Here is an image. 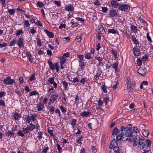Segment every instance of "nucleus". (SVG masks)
Listing matches in <instances>:
<instances>
[{
  "label": "nucleus",
  "mask_w": 153,
  "mask_h": 153,
  "mask_svg": "<svg viewBox=\"0 0 153 153\" xmlns=\"http://www.w3.org/2000/svg\"><path fill=\"white\" fill-rule=\"evenodd\" d=\"M49 110L52 114L53 113L54 111V107L53 106H50L49 108Z\"/></svg>",
  "instance_id": "obj_60"
},
{
  "label": "nucleus",
  "mask_w": 153,
  "mask_h": 153,
  "mask_svg": "<svg viewBox=\"0 0 153 153\" xmlns=\"http://www.w3.org/2000/svg\"><path fill=\"white\" fill-rule=\"evenodd\" d=\"M137 23V25L136 24V25H140L142 24L144 25H145L146 26L148 25L147 22L144 19H141L140 16L138 18Z\"/></svg>",
  "instance_id": "obj_8"
},
{
  "label": "nucleus",
  "mask_w": 153,
  "mask_h": 153,
  "mask_svg": "<svg viewBox=\"0 0 153 153\" xmlns=\"http://www.w3.org/2000/svg\"><path fill=\"white\" fill-rule=\"evenodd\" d=\"M21 117V116L20 114L16 112L13 115V117L14 119L16 120H18Z\"/></svg>",
  "instance_id": "obj_24"
},
{
  "label": "nucleus",
  "mask_w": 153,
  "mask_h": 153,
  "mask_svg": "<svg viewBox=\"0 0 153 153\" xmlns=\"http://www.w3.org/2000/svg\"><path fill=\"white\" fill-rule=\"evenodd\" d=\"M14 82L15 80L11 79L10 76L6 77L3 80V83L6 85H10Z\"/></svg>",
  "instance_id": "obj_5"
},
{
  "label": "nucleus",
  "mask_w": 153,
  "mask_h": 153,
  "mask_svg": "<svg viewBox=\"0 0 153 153\" xmlns=\"http://www.w3.org/2000/svg\"><path fill=\"white\" fill-rule=\"evenodd\" d=\"M151 142L149 139L146 140L144 142L141 140H138L137 138L132 142V146L135 147L137 146L138 150L142 149L145 151L150 149Z\"/></svg>",
  "instance_id": "obj_2"
},
{
  "label": "nucleus",
  "mask_w": 153,
  "mask_h": 153,
  "mask_svg": "<svg viewBox=\"0 0 153 153\" xmlns=\"http://www.w3.org/2000/svg\"><path fill=\"white\" fill-rule=\"evenodd\" d=\"M111 53L113 54L115 58L116 59L117 58V51H116L112 49L111 50Z\"/></svg>",
  "instance_id": "obj_42"
},
{
  "label": "nucleus",
  "mask_w": 153,
  "mask_h": 153,
  "mask_svg": "<svg viewBox=\"0 0 153 153\" xmlns=\"http://www.w3.org/2000/svg\"><path fill=\"white\" fill-rule=\"evenodd\" d=\"M19 48H22L24 46V39L23 38L18 39L16 42Z\"/></svg>",
  "instance_id": "obj_7"
},
{
  "label": "nucleus",
  "mask_w": 153,
  "mask_h": 153,
  "mask_svg": "<svg viewBox=\"0 0 153 153\" xmlns=\"http://www.w3.org/2000/svg\"><path fill=\"white\" fill-rule=\"evenodd\" d=\"M118 85V81L116 82L115 84L112 87L113 90H115V89H116L117 88V85Z\"/></svg>",
  "instance_id": "obj_57"
},
{
  "label": "nucleus",
  "mask_w": 153,
  "mask_h": 153,
  "mask_svg": "<svg viewBox=\"0 0 153 153\" xmlns=\"http://www.w3.org/2000/svg\"><path fill=\"white\" fill-rule=\"evenodd\" d=\"M131 38L134 43L135 45H139V43L138 41L136 39V37L134 35L131 36Z\"/></svg>",
  "instance_id": "obj_28"
},
{
  "label": "nucleus",
  "mask_w": 153,
  "mask_h": 153,
  "mask_svg": "<svg viewBox=\"0 0 153 153\" xmlns=\"http://www.w3.org/2000/svg\"><path fill=\"white\" fill-rule=\"evenodd\" d=\"M91 53L89 52L87 53H86L85 57L86 59H90L91 58Z\"/></svg>",
  "instance_id": "obj_38"
},
{
  "label": "nucleus",
  "mask_w": 153,
  "mask_h": 153,
  "mask_svg": "<svg viewBox=\"0 0 153 153\" xmlns=\"http://www.w3.org/2000/svg\"><path fill=\"white\" fill-rule=\"evenodd\" d=\"M54 77H52L50 78L48 80V82L51 84H52L53 82H54Z\"/></svg>",
  "instance_id": "obj_51"
},
{
  "label": "nucleus",
  "mask_w": 153,
  "mask_h": 153,
  "mask_svg": "<svg viewBox=\"0 0 153 153\" xmlns=\"http://www.w3.org/2000/svg\"><path fill=\"white\" fill-rule=\"evenodd\" d=\"M44 32L47 34L49 38H53L54 37V34L52 32H49L47 30H45Z\"/></svg>",
  "instance_id": "obj_19"
},
{
  "label": "nucleus",
  "mask_w": 153,
  "mask_h": 153,
  "mask_svg": "<svg viewBox=\"0 0 153 153\" xmlns=\"http://www.w3.org/2000/svg\"><path fill=\"white\" fill-rule=\"evenodd\" d=\"M134 54L135 56H138L140 53V51L137 46L135 47L133 49Z\"/></svg>",
  "instance_id": "obj_13"
},
{
  "label": "nucleus",
  "mask_w": 153,
  "mask_h": 153,
  "mask_svg": "<svg viewBox=\"0 0 153 153\" xmlns=\"http://www.w3.org/2000/svg\"><path fill=\"white\" fill-rule=\"evenodd\" d=\"M39 94V93L36 92L35 91H32L30 92L29 94L28 95V97H30L31 96H32L33 95H38Z\"/></svg>",
  "instance_id": "obj_31"
},
{
  "label": "nucleus",
  "mask_w": 153,
  "mask_h": 153,
  "mask_svg": "<svg viewBox=\"0 0 153 153\" xmlns=\"http://www.w3.org/2000/svg\"><path fill=\"white\" fill-rule=\"evenodd\" d=\"M117 15L116 10H111L109 11V15L111 17L116 16Z\"/></svg>",
  "instance_id": "obj_16"
},
{
  "label": "nucleus",
  "mask_w": 153,
  "mask_h": 153,
  "mask_svg": "<svg viewBox=\"0 0 153 153\" xmlns=\"http://www.w3.org/2000/svg\"><path fill=\"white\" fill-rule=\"evenodd\" d=\"M100 27L99 28V30L98 32H100L101 34H103L105 32V29L102 26H100Z\"/></svg>",
  "instance_id": "obj_36"
},
{
  "label": "nucleus",
  "mask_w": 153,
  "mask_h": 153,
  "mask_svg": "<svg viewBox=\"0 0 153 153\" xmlns=\"http://www.w3.org/2000/svg\"><path fill=\"white\" fill-rule=\"evenodd\" d=\"M102 73V71L101 70L98 69L96 72V73L94 77L95 78H94V79H95L96 81H97L100 79L99 77L101 76V75Z\"/></svg>",
  "instance_id": "obj_10"
},
{
  "label": "nucleus",
  "mask_w": 153,
  "mask_h": 153,
  "mask_svg": "<svg viewBox=\"0 0 153 153\" xmlns=\"http://www.w3.org/2000/svg\"><path fill=\"white\" fill-rule=\"evenodd\" d=\"M23 32L22 30H19L17 31H16V36L20 35L21 34L23 33Z\"/></svg>",
  "instance_id": "obj_48"
},
{
  "label": "nucleus",
  "mask_w": 153,
  "mask_h": 153,
  "mask_svg": "<svg viewBox=\"0 0 153 153\" xmlns=\"http://www.w3.org/2000/svg\"><path fill=\"white\" fill-rule=\"evenodd\" d=\"M23 25L25 26L26 27H28L30 25L29 22L28 20H25L23 21Z\"/></svg>",
  "instance_id": "obj_39"
},
{
  "label": "nucleus",
  "mask_w": 153,
  "mask_h": 153,
  "mask_svg": "<svg viewBox=\"0 0 153 153\" xmlns=\"http://www.w3.org/2000/svg\"><path fill=\"white\" fill-rule=\"evenodd\" d=\"M132 130V133H134L133 135V136L136 137V139H137L136 137L137 136V134L139 132V130L137 127H134L133 128V129Z\"/></svg>",
  "instance_id": "obj_15"
},
{
  "label": "nucleus",
  "mask_w": 153,
  "mask_h": 153,
  "mask_svg": "<svg viewBox=\"0 0 153 153\" xmlns=\"http://www.w3.org/2000/svg\"><path fill=\"white\" fill-rule=\"evenodd\" d=\"M48 63L49 65V69L53 71L55 69L56 63L53 64L52 62L49 60H48Z\"/></svg>",
  "instance_id": "obj_12"
},
{
  "label": "nucleus",
  "mask_w": 153,
  "mask_h": 153,
  "mask_svg": "<svg viewBox=\"0 0 153 153\" xmlns=\"http://www.w3.org/2000/svg\"><path fill=\"white\" fill-rule=\"evenodd\" d=\"M126 81L127 83V87H129L132 86H134L135 84L134 83H133L131 81L128 79L127 77L126 78Z\"/></svg>",
  "instance_id": "obj_14"
},
{
  "label": "nucleus",
  "mask_w": 153,
  "mask_h": 153,
  "mask_svg": "<svg viewBox=\"0 0 153 153\" xmlns=\"http://www.w3.org/2000/svg\"><path fill=\"white\" fill-rule=\"evenodd\" d=\"M61 84H62L64 90L66 91L67 90H68V82L65 81H64L61 82Z\"/></svg>",
  "instance_id": "obj_26"
},
{
  "label": "nucleus",
  "mask_w": 153,
  "mask_h": 153,
  "mask_svg": "<svg viewBox=\"0 0 153 153\" xmlns=\"http://www.w3.org/2000/svg\"><path fill=\"white\" fill-rule=\"evenodd\" d=\"M115 153H120L119 148L118 147L112 148Z\"/></svg>",
  "instance_id": "obj_52"
},
{
  "label": "nucleus",
  "mask_w": 153,
  "mask_h": 153,
  "mask_svg": "<svg viewBox=\"0 0 153 153\" xmlns=\"http://www.w3.org/2000/svg\"><path fill=\"white\" fill-rule=\"evenodd\" d=\"M48 133L52 136H54V135L53 134V131H54V130H50L48 129Z\"/></svg>",
  "instance_id": "obj_53"
},
{
  "label": "nucleus",
  "mask_w": 153,
  "mask_h": 153,
  "mask_svg": "<svg viewBox=\"0 0 153 153\" xmlns=\"http://www.w3.org/2000/svg\"><path fill=\"white\" fill-rule=\"evenodd\" d=\"M146 71L145 68H140L138 69L137 72L140 75L144 76L146 73Z\"/></svg>",
  "instance_id": "obj_9"
},
{
  "label": "nucleus",
  "mask_w": 153,
  "mask_h": 153,
  "mask_svg": "<svg viewBox=\"0 0 153 153\" xmlns=\"http://www.w3.org/2000/svg\"><path fill=\"white\" fill-rule=\"evenodd\" d=\"M74 9L73 4H68L66 5L65 7V10L68 12H72L74 10Z\"/></svg>",
  "instance_id": "obj_11"
},
{
  "label": "nucleus",
  "mask_w": 153,
  "mask_h": 153,
  "mask_svg": "<svg viewBox=\"0 0 153 153\" xmlns=\"http://www.w3.org/2000/svg\"><path fill=\"white\" fill-rule=\"evenodd\" d=\"M108 32L109 33H112L114 34H115L117 33V31L114 29H108Z\"/></svg>",
  "instance_id": "obj_43"
},
{
  "label": "nucleus",
  "mask_w": 153,
  "mask_h": 153,
  "mask_svg": "<svg viewBox=\"0 0 153 153\" xmlns=\"http://www.w3.org/2000/svg\"><path fill=\"white\" fill-rule=\"evenodd\" d=\"M130 9V6L127 4H123L119 5L118 9L121 11L128 12Z\"/></svg>",
  "instance_id": "obj_3"
},
{
  "label": "nucleus",
  "mask_w": 153,
  "mask_h": 153,
  "mask_svg": "<svg viewBox=\"0 0 153 153\" xmlns=\"http://www.w3.org/2000/svg\"><path fill=\"white\" fill-rule=\"evenodd\" d=\"M111 6L114 8H117L119 5V4L114 0H112L111 2Z\"/></svg>",
  "instance_id": "obj_20"
},
{
  "label": "nucleus",
  "mask_w": 153,
  "mask_h": 153,
  "mask_svg": "<svg viewBox=\"0 0 153 153\" xmlns=\"http://www.w3.org/2000/svg\"><path fill=\"white\" fill-rule=\"evenodd\" d=\"M16 43V40L13 39L12 41L10 42L9 46H13Z\"/></svg>",
  "instance_id": "obj_54"
},
{
  "label": "nucleus",
  "mask_w": 153,
  "mask_h": 153,
  "mask_svg": "<svg viewBox=\"0 0 153 153\" xmlns=\"http://www.w3.org/2000/svg\"><path fill=\"white\" fill-rule=\"evenodd\" d=\"M59 59L60 60V63L64 64L66 61V59L63 56H61L59 58Z\"/></svg>",
  "instance_id": "obj_44"
},
{
  "label": "nucleus",
  "mask_w": 153,
  "mask_h": 153,
  "mask_svg": "<svg viewBox=\"0 0 153 153\" xmlns=\"http://www.w3.org/2000/svg\"><path fill=\"white\" fill-rule=\"evenodd\" d=\"M137 64L138 66H140L142 65V61L140 59H137Z\"/></svg>",
  "instance_id": "obj_59"
},
{
  "label": "nucleus",
  "mask_w": 153,
  "mask_h": 153,
  "mask_svg": "<svg viewBox=\"0 0 153 153\" xmlns=\"http://www.w3.org/2000/svg\"><path fill=\"white\" fill-rule=\"evenodd\" d=\"M24 117L26 123H29L31 121V118L29 115H25Z\"/></svg>",
  "instance_id": "obj_27"
},
{
  "label": "nucleus",
  "mask_w": 153,
  "mask_h": 153,
  "mask_svg": "<svg viewBox=\"0 0 153 153\" xmlns=\"http://www.w3.org/2000/svg\"><path fill=\"white\" fill-rule=\"evenodd\" d=\"M59 95L57 94H55L54 95H53L51 96L48 102V104L49 105H50L51 103H53L57 99Z\"/></svg>",
  "instance_id": "obj_6"
},
{
  "label": "nucleus",
  "mask_w": 153,
  "mask_h": 153,
  "mask_svg": "<svg viewBox=\"0 0 153 153\" xmlns=\"http://www.w3.org/2000/svg\"><path fill=\"white\" fill-rule=\"evenodd\" d=\"M38 136L37 137L39 138V139L40 140L42 139V137L43 135V133L42 132H38L37 133Z\"/></svg>",
  "instance_id": "obj_45"
},
{
  "label": "nucleus",
  "mask_w": 153,
  "mask_h": 153,
  "mask_svg": "<svg viewBox=\"0 0 153 153\" xmlns=\"http://www.w3.org/2000/svg\"><path fill=\"white\" fill-rule=\"evenodd\" d=\"M26 52V55L29 57L30 62L31 63H32L33 62V59L32 58V56L31 53L30 52H29L28 51H27Z\"/></svg>",
  "instance_id": "obj_25"
},
{
  "label": "nucleus",
  "mask_w": 153,
  "mask_h": 153,
  "mask_svg": "<svg viewBox=\"0 0 153 153\" xmlns=\"http://www.w3.org/2000/svg\"><path fill=\"white\" fill-rule=\"evenodd\" d=\"M79 66L80 68H79L78 70L80 71L85 67V63L84 62H82V63L79 64Z\"/></svg>",
  "instance_id": "obj_34"
},
{
  "label": "nucleus",
  "mask_w": 153,
  "mask_h": 153,
  "mask_svg": "<svg viewBox=\"0 0 153 153\" xmlns=\"http://www.w3.org/2000/svg\"><path fill=\"white\" fill-rule=\"evenodd\" d=\"M8 12L10 15H13L15 12V10L13 9H8Z\"/></svg>",
  "instance_id": "obj_35"
},
{
  "label": "nucleus",
  "mask_w": 153,
  "mask_h": 153,
  "mask_svg": "<svg viewBox=\"0 0 153 153\" xmlns=\"http://www.w3.org/2000/svg\"><path fill=\"white\" fill-rule=\"evenodd\" d=\"M36 5L38 7L41 8L44 6V4L42 2L38 1L36 2Z\"/></svg>",
  "instance_id": "obj_32"
},
{
  "label": "nucleus",
  "mask_w": 153,
  "mask_h": 153,
  "mask_svg": "<svg viewBox=\"0 0 153 153\" xmlns=\"http://www.w3.org/2000/svg\"><path fill=\"white\" fill-rule=\"evenodd\" d=\"M22 132L25 134H27L30 132V131L27 128V127L25 128H23Z\"/></svg>",
  "instance_id": "obj_37"
},
{
  "label": "nucleus",
  "mask_w": 153,
  "mask_h": 153,
  "mask_svg": "<svg viewBox=\"0 0 153 153\" xmlns=\"http://www.w3.org/2000/svg\"><path fill=\"white\" fill-rule=\"evenodd\" d=\"M102 11L104 13H106L108 10V8L107 7H102Z\"/></svg>",
  "instance_id": "obj_63"
},
{
  "label": "nucleus",
  "mask_w": 153,
  "mask_h": 153,
  "mask_svg": "<svg viewBox=\"0 0 153 153\" xmlns=\"http://www.w3.org/2000/svg\"><path fill=\"white\" fill-rule=\"evenodd\" d=\"M5 134L6 135V136L7 137H14V133L12 131H9L7 132H6Z\"/></svg>",
  "instance_id": "obj_21"
},
{
  "label": "nucleus",
  "mask_w": 153,
  "mask_h": 153,
  "mask_svg": "<svg viewBox=\"0 0 153 153\" xmlns=\"http://www.w3.org/2000/svg\"><path fill=\"white\" fill-rule=\"evenodd\" d=\"M90 114L89 111H84L81 113V116L82 117H87Z\"/></svg>",
  "instance_id": "obj_29"
},
{
  "label": "nucleus",
  "mask_w": 153,
  "mask_h": 153,
  "mask_svg": "<svg viewBox=\"0 0 153 153\" xmlns=\"http://www.w3.org/2000/svg\"><path fill=\"white\" fill-rule=\"evenodd\" d=\"M106 87L105 86V85H102L101 86V89L102 91L105 93H107V90L106 89Z\"/></svg>",
  "instance_id": "obj_40"
},
{
  "label": "nucleus",
  "mask_w": 153,
  "mask_h": 153,
  "mask_svg": "<svg viewBox=\"0 0 153 153\" xmlns=\"http://www.w3.org/2000/svg\"><path fill=\"white\" fill-rule=\"evenodd\" d=\"M36 115L35 114H32L30 117L31 118V120H32L33 121H35L36 120Z\"/></svg>",
  "instance_id": "obj_55"
},
{
  "label": "nucleus",
  "mask_w": 153,
  "mask_h": 153,
  "mask_svg": "<svg viewBox=\"0 0 153 153\" xmlns=\"http://www.w3.org/2000/svg\"><path fill=\"white\" fill-rule=\"evenodd\" d=\"M104 58V57H102V56H97L95 57V59L97 60L99 62V65L100 66L102 64V61L103 60Z\"/></svg>",
  "instance_id": "obj_17"
},
{
  "label": "nucleus",
  "mask_w": 153,
  "mask_h": 153,
  "mask_svg": "<svg viewBox=\"0 0 153 153\" xmlns=\"http://www.w3.org/2000/svg\"><path fill=\"white\" fill-rule=\"evenodd\" d=\"M59 108L60 109L61 111L63 113L66 112L67 110L62 105H59Z\"/></svg>",
  "instance_id": "obj_46"
},
{
  "label": "nucleus",
  "mask_w": 153,
  "mask_h": 153,
  "mask_svg": "<svg viewBox=\"0 0 153 153\" xmlns=\"http://www.w3.org/2000/svg\"><path fill=\"white\" fill-rule=\"evenodd\" d=\"M76 121L77 120L76 119H72L71 124L72 127H74L76 125Z\"/></svg>",
  "instance_id": "obj_41"
},
{
  "label": "nucleus",
  "mask_w": 153,
  "mask_h": 153,
  "mask_svg": "<svg viewBox=\"0 0 153 153\" xmlns=\"http://www.w3.org/2000/svg\"><path fill=\"white\" fill-rule=\"evenodd\" d=\"M35 74H33L29 78V80L30 81H32L33 80H35Z\"/></svg>",
  "instance_id": "obj_47"
},
{
  "label": "nucleus",
  "mask_w": 153,
  "mask_h": 153,
  "mask_svg": "<svg viewBox=\"0 0 153 153\" xmlns=\"http://www.w3.org/2000/svg\"><path fill=\"white\" fill-rule=\"evenodd\" d=\"M49 148L48 146H46L43 150L42 153H47L48 151L49 150Z\"/></svg>",
  "instance_id": "obj_58"
},
{
  "label": "nucleus",
  "mask_w": 153,
  "mask_h": 153,
  "mask_svg": "<svg viewBox=\"0 0 153 153\" xmlns=\"http://www.w3.org/2000/svg\"><path fill=\"white\" fill-rule=\"evenodd\" d=\"M120 130H119L116 127L114 128L112 130V134L113 135H117L118 133L119 134L120 132Z\"/></svg>",
  "instance_id": "obj_23"
},
{
  "label": "nucleus",
  "mask_w": 153,
  "mask_h": 153,
  "mask_svg": "<svg viewBox=\"0 0 153 153\" xmlns=\"http://www.w3.org/2000/svg\"><path fill=\"white\" fill-rule=\"evenodd\" d=\"M118 63L117 62H114L112 65V68L114 69L115 73L118 71Z\"/></svg>",
  "instance_id": "obj_22"
},
{
  "label": "nucleus",
  "mask_w": 153,
  "mask_h": 153,
  "mask_svg": "<svg viewBox=\"0 0 153 153\" xmlns=\"http://www.w3.org/2000/svg\"><path fill=\"white\" fill-rule=\"evenodd\" d=\"M11 131L14 133L16 131H17V129L16 125L13 126L11 128Z\"/></svg>",
  "instance_id": "obj_49"
},
{
  "label": "nucleus",
  "mask_w": 153,
  "mask_h": 153,
  "mask_svg": "<svg viewBox=\"0 0 153 153\" xmlns=\"http://www.w3.org/2000/svg\"><path fill=\"white\" fill-rule=\"evenodd\" d=\"M131 29V31L134 32V33L137 32V27L134 25H131L130 27Z\"/></svg>",
  "instance_id": "obj_33"
},
{
  "label": "nucleus",
  "mask_w": 153,
  "mask_h": 153,
  "mask_svg": "<svg viewBox=\"0 0 153 153\" xmlns=\"http://www.w3.org/2000/svg\"><path fill=\"white\" fill-rule=\"evenodd\" d=\"M17 134L19 136L23 137L24 136V134L21 131H19L17 133Z\"/></svg>",
  "instance_id": "obj_62"
},
{
  "label": "nucleus",
  "mask_w": 153,
  "mask_h": 153,
  "mask_svg": "<svg viewBox=\"0 0 153 153\" xmlns=\"http://www.w3.org/2000/svg\"><path fill=\"white\" fill-rule=\"evenodd\" d=\"M120 129V133L116 136L118 140L122 139L123 141L128 140L129 142L132 143L136 139V137L133 136L134 133H132V129L130 127L121 126Z\"/></svg>",
  "instance_id": "obj_1"
},
{
  "label": "nucleus",
  "mask_w": 153,
  "mask_h": 153,
  "mask_svg": "<svg viewBox=\"0 0 153 153\" xmlns=\"http://www.w3.org/2000/svg\"><path fill=\"white\" fill-rule=\"evenodd\" d=\"M79 97L78 96V95L77 94L76 95L75 97V103L77 104V105H78L79 102Z\"/></svg>",
  "instance_id": "obj_50"
},
{
  "label": "nucleus",
  "mask_w": 153,
  "mask_h": 153,
  "mask_svg": "<svg viewBox=\"0 0 153 153\" xmlns=\"http://www.w3.org/2000/svg\"><path fill=\"white\" fill-rule=\"evenodd\" d=\"M120 140H118L117 139V140H112L110 143V145L109 146V148L112 149L114 147H118L120 145Z\"/></svg>",
  "instance_id": "obj_4"
},
{
  "label": "nucleus",
  "mask_w": 153,
  "mask_h": 153,
  "mask_svg": "<svg viewBox=\"0 0 153 153\" xmlns=\"http://www.w3.org/2000/svg\"><path fill=\"white\" fill-rule=\"evenodd\" d=\"M83 136H81L79 137L78 140L76 141V143H78L79 144H81L82 142L81 141V140L82 138H83Z\"/></svg>",
  "instance_id": "obj_56"
},
{
  "label": "nucleus",
  "mask_w": 153,
  "mask_h": 153,
  "mask_svg": "<svg viewBox=\"0 0 153 153\" xmlns=\"http://www.w3.org/2000/svg\"><path fill=\"white\" fill-rule=\"evenodd\" d=\"M71 81L73 83H74L78 82L79 81V79L77 77H76L73 79L72 81L71 80Z\"/></svg>",
  "instance_id": "obj_61"
},
{
  "label": "nucleus",
  "mask_w": 153,
  "mask_h": 153,
  "mask_svg": "<svg viewBox=\"0 0 153 153\" xmlns=\"http://www.w3.org/2000/svg\"><path fill=\"white\" fill-rule=\"evenodd\" d=\"M27 127L30 131H31L35 129V126L34 125L31 123Z\"/></svg>",
  "instance_id": "obj_30"
},
{
  "label": "nucleus",
  "mask_w": 153,
  "mask_h": 153,
  "mask_svg": "<svg viewBox=\"0 0 153 153\" xmlns=\"http://www.w3.org/2000/svg\"><path fill=\"white\" fill-rule=\"evenodd\" d=\"M37 110L38 111H40L42 110V109L44 107V105L43 103L40 102L39 104L37 105Z\"/></svg>",
  "instance_id": "obj_18"
},
{
  "label": "nucleus",
  "mask_w": 153,
  "mask_h": 153,
  "mask_svg": "<svg viewBox=\"0 0 153 153\" xmlns=\"http://www.w3.org/2000/svg\"><path fill=\"white\" fill-rule=\"evenodd\" d=\"M93 4L94 5L97 6L99 5L100 3L98 0H94Z\"/></svg>",
  "instance_id": "obj_64"
}]
</instances>
